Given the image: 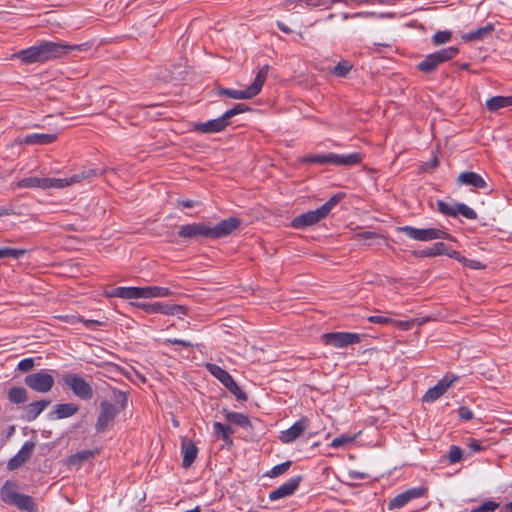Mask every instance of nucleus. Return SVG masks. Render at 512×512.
I'll return each instance as SVG.
<instances>
[{
    "label": "nucleus",
    "mask_w": 512,
    "mask_h": 512,
    "mask_svg": "<svg viewBox=\"0 0 512 512\" xmlns=\"http://www.w3.org/2000/svg\"><path fill=\"white\" fill-rule=\"evenodd\" d=\"M277 26L284 33L288 34V33L291 32V29L288 26H286L284 23H282V22H278Z\"/></svg>",
    "instance_id": "64"
},
{
    "label": "nucleus",
    "mask_w": 512,
    "mask_h": 512,
    "mask_svg": "<svg viewBox=\"0 0 512 512\" xmlns=\"http://www.w3.org/2000/svg\"><path fill=\"white\" fill-rule=\"evenodd\" d=\"M427 492V489L425 487H413L410 488L397 496H395L390 502L388 503V509L394 510L399 509L405 506L409 501L412 499L420 498L424 496Z\"/></svg>",
    "instance_id": "14"
},
{
    "label": "nucleus",
    "mask_w": 512,
    "mask_h": 512,
    "mask_svg": "<svg viewBox=\"0 0 512 512\" xmlns=\"http://www.w3.org/2000/svg\"><path fill=\"white\" fill-rule=\"evenodd\" d=\"M26 253L25 249L20 248H0V259L4 257L20 258Z\"/></svg>",
    "instance_id": "43"
},
{
    "label": "nucleus",
    "mask_w": 512,
    "mask_h": 512,
    "mask_svg": "<svg viewBox=\"0 0 512 512\" xmlns=\"http://www.w3.org/2000/svg\"><path fill=\"white\" fill-rule=\"evenodd\" d=\"M57 139L56 134L50 133H33L24 136L20 143L27 145H46L53 143Z\"/></svg>",
    "instance_id": "26"
},
{
    "label": "nucleus",
    "mask_w": 512,
    "mask_h": 512,
    "mask_svg": "<svg viewBox=\"0 0 512 512\" xmlns=\"http://www.w3.org/2000/svg\"><path fill=\"white\" fill-rule=\"evenodd\" d=\"M225 419L235 425H238L242 428L251 427V422L247 415L238 412H231L226 409L223 410Z\"/></svg>",
    "instance_id": "32"
},
{
    "label": "nucleus",
    "mask_w": 512,
    "mask_h": 512,
    "mask_svg": "<svg viewBox=\"0 0 512 512\" xmlns=\"http://www.w3.org/2000/svg\"><path fill=\"white\" fill-rule=\"evenodd\" d=\"M136 307L144 310L148 314L160 313L164 315H185L187 313L186 307L177 304H168L162 302L155 303H135Z\"/></svg>",
    "instance_id": "11"
},
{
    "label": "nucleus",
    "mask_w": 512,
    "mask_h": 512,
    "mask_svg": "<svg viewBox=\"0 0 512 512\" xmlns=\"http://www.w3.org/2000/svg\"><path fill=\"white\" fill-rule=\"evenodd\" d=\"M77 321L82 322L87 328L93 329L97 326H101L104 324V322L99 320H92V319H84L83 317L77 318Z\"/></svg>",
    "instance_id": "55"
},
{
    "label": "nucleus",
    "mask_w": 512,
    "mask_h": 512,
    "mask_svg": "<svg viewBox=\"0 0 512 512\" xmlns=\"http://www.w3.org/2000/svg\"><path fill=\"white\" fill-rule=\"evenodd\" d=\"M345 197L344 193H337L325 202L320 208L327 216L330 211Z\"/></svg>",
    "instance_id": "38"
},
{
    "label": "nucleus",
    "mask_w": 512,
    "mask_h": 512,
    "mask_svg": "<svg viewBox=\"0 0 512 512\" xmlns=\"http://www.w3.org/2000/svg\"><path fill=\"white\" fill-rule=\"evenodd\" d=\"M181 451L183 454V467L189 468L197 457L198 448L191 440L184 438L181 444Z\"/></svg>",
    "instance_id": "27"
},
{
    "label": "nucleus",
    "mask_w": 512,
    "mask_h": 512,
    "mask_svg": "<svg viewBox=\"0 0 512 512\" xmlns=\"http://www.w3.org/2000/svg\"><path fill=\"white\" fill-rule=\"evenodd\" d=\"M8 399L12 403L21 404L27 401L28 394L22 387H13L8 391Z\"/></svg>",
    "instance_id": "35"
},
{
    "label": "nucleus",
    "mask_w": 512,
    "mask_h": 512,
    "mask_svg": "<svg viewBox=\"0 0 512 512\" xmlns=\"http://www.w3.org/2000/svg\"><path fill=\"white\" fill-rule=\"evenodd\" d=\"M467 267L473 268V269H482L484 268V265H482L479 261L476 260H470L465 257V262H462Z\"/></svg>",
    "instance_id": "58"
},
{
    "label": "nucleus",
    "mask_w": 512,
    "mask_h": 512,
    "mask_svg": "<svg viewBox=\"0 0 512 512\" xmlns=\"http://www.w3.org/2000/svg\"><path fill=\"white\" fill-rule=\"evenodd\" d=\"M368 320H369L371 323L381 324V325H387V324L392 323V321H393V319H392V318L385 317V316H378V315L370 316V317L368 318Z\"/></svg>",
    "instance_id": "53"
},
{
    "label": "nucleus",
    "mask_w": 512,
    "mask_h": 512,
    "mask_svg": "<svg viewBox=\"0 0 512 512\" xmlns=\"http://www.w3.org/2000/svg\"><path fill=\"white\" fill-rule=\"evenodd\" d=\"M239 225L240 220L236 217L224 219L214 227L204 223H192L181 226L178 235L189 239L197 237L217 239L231 234Z\"/></svg>",
    "instance_id": "2"
},
{
    "label": "nucleus",
    "mask_w": 512,
    "mask_h": 512,
    "mask_svg": "<svg viewBox=\"0 0 512 512\" xmlns=\"http://www.w3.org/2000/svg\"><path fill=\"white\" fill-rule=\"evenodd\" d=\"M447 252L448 253H445L444 255H447L448 257L453 258V259L459 261L460 263L465 262V257L462 256L458 251L450 249L449 247H447Z\"/></svg>",
    "instance_id": "57"
},
{
    "label": "nucleus",
    "mask_w": 512,
    "mask_h": 512,
    "mask_svg": "<svg viewBox=\"0 0 512 512\" xmlns=\"http://www.w3.org/2000/svg\"><path fill=\"white\" fill-rule=\"evenodd\" d=\"M325 217L326 215L319 207L316 210H310L295 217L291 221V227L294 229H304L318 223Z\"/></svg>",
    "instance_id": "15"
},
{
    "label": "nucleus",
    "mask_w": 512,
    "mask_h": 512,
    "mask_svg": "<svg viewBox=\"0 0 512 512\" xmlns=\"http://www.w3.org/2000/svg\"><path fill=\"white\" fill-rule=\"evenodd\" d=\"M98 450H82L71 455L68 459V464L71 466H81L85 461L95 457Z\"/></svg>",
    "instance_id": "34"
},
{
    "label": "nucleus",
    "mask_w": 512,
    "mask_h": 512,
    "mask_svg": "<svg viewBox=\"0 0 512 512\" xmlns=\"http://www.w3.org/2000/svg\"><path fill=\"white\" fill-rule=\"evenodd\" d=\"M228 125L229 122L226 120L225 116L222 115L219 118L195 124L194 131L203 134L218 133L223 131Z\"/></svg>",
    "instance_id": "20"
},
{
    "label": "nucleus",
    "mask_w": 512,
    "mask_h": 512,
    "mask_svg": "<svg viewBox=\"0 0 512 512\" xmlns=\"http://www.w3.org/2000/svg\"><path fill=\"white\" fill-rule=\"evenodd\" d=\"M208 372L225 386L238 401L244 402L248 399L247 394L238 386L232 376L223 368L216 364L207 363L205 365Z\"/></svg>",
    "instance_id": "7"
},
{
    "label": "nucleus",
    "mask_w": 512,
    "mask_h": 512,
    "mask_svg": "<svg viewBox=\"0 0 512 512\" xmlns=\"http://www.w3.org/2000/svg\"><path fill=\"white\" fill-rule=\"evenodd\" d=\"M195 202L192 200H182L178 201V205L182 206L183 208H192L194 207Z\"/></svg>",
    "instance_id": "62"
},
{
    "label": "nucleus",
    "mask_w": 512,
    "mask_h": 512,
    "mask_svg": "<svg viewBox=\"0 0 512 512\" xmlns=\"http://www.w3.org/2000/svg\"><path fill=\"white\" fill-rule=\"evenodd\" d=\"M106 295L123 299H139L142 298V287H116Z\"/></svg>",
    "instance_id": "24"
},
{
    "label": "nucleus",
    "mask_w": 512,
    "mask_h": 512,
    "mask_svg": "<svg viewBox=\"0 0 512 512\" xmlns=\"http://www.w3.org/2000/svg\"><path fill=\"white\" fill-rule=\"evenodd\" d=\"M303 162L315 164H330V153L307 155L303 158Z\"/></svg>",
    "instance_id": "39"
},
{
    "label": "nucleus",
    "mask_w": 512,
    "mask_h": 512,
    "mask_svg": "<svg viewBox=\"0 0 512 512\" xmlns=\"http://www.w3.org/2000/svg\"><path fill=\"white\" fill-rule=\"evenodd\" d=\"M309 420L307 417H302L296 421L290 428L280 433L279 439L282 443H291L296 440L308 428Z\"/></svg>",
    "instance_id": "17"
},
{
    "label": "nucleus",
    "mask_w": 512,
    "mask_h": 512,
    "mask_svg": "<svg viewBox=\"0 0 512 512\" xmlns=\"http://www.w3.org/2000/svg\"><path fill=\"white\" fill-rule=\"evenodd\" d=\"M416 322L415 319L409 320V321H400V320H394L392 321V325L395 327L400 328L401 330H409L412 328L414 323Z\"/></svg>",
    "instance_id": "52"
},
{
    "label": "nucleus",
    "mask_w": 512,
    "mask_h": 512,
    "mask_svg": "<svg viewBox=\"0 0 512 512\" xmlns=\"http://www.w3.org/2000/svg\"><path fill=\"white\" fill-rule=\"evenodd\" d=\"M458 53L459 49L452 46L433 52L418 63L417 69L423 73L430 74L434 72L440 64L453 59Z\"/></svg>",
    "instance_id": "6"
},
{
    "label": "nucleus",
    "mask_w": 512,
    "mask_h": 512,
    "mask_svg": "<svg viewBox=\"0 0 512 512\" xmlns=\"http://www.w3.org/2000/svg\"><path fill=\"white\" fill-rule=\"evenodd\" d=\"M213 433L217 438L223 440L226 445H233L232 434L234 433V430L231 428V426L222 424L220 422H214Z\"/></svg>",
    "instance_id": "29"
},
{
    "label": "nucleus",
    "mask_w": 512,
    "mask_h": 512,
    "mask_svg": "<svg viewBox=\"0 0 512 512\" xmlns=\"http://www.w3.org/2000/svg\"><path fill=\"white\" fill-rule=\"evenodd\" d=\"M172 295L169 288L160 286H147L142 287V298H159L168 297Z\"/></svg>",
    "instance_id": "33"
},
{
    "label": "nucleus",
    "mask_w": 512,
    "mask_h": 512,
    "mask_svg": "<svg viewBox=\"0 0 512 512\" xmlns=\"http://www.w3.org/2000/svg\"><path fill=\"white\" fill-rule=\"evenodd\" d=\"M33 367H34V359L33 358H25V359L21 360L17 366L18 370L21 372H28V371L32 370Z\"/></svg>",
    "instance_id": "50"
},
{
    "label": "nucleus",
    "mask_w": 512,
    "mask_h": 512,
    "mask_svg": "<svg viewBox=\"0 0 512 512\" xmlns=\"http://www.w3.org/2000/svg\"><path fill=\"white\" fill-rule=\"evenodd\" d=\"M397 231L416 241L425 242L435 239H443L449 241L455 240L451 234L439 228H415L412 226H401L397 228Z\"/></svg>",
    "instance_id": "5"
},
{
    "label": "nucleus",
    "mask_w": 512,
    "mask_h": 512,
    "mask_svg": "<svg viewBox=\"0 0 512 512\" xmlns=\"http://www.w3.org/2000/svg\"><path fill=\"white\" fill-rule=\"evenodd\" d=\"M304 1L307 3V5L312 6V7L321 6L326 3V0H304Z\"/></svg>",
    "instance_id": "61"
},
{
    "label": "nucleus",
    "mask_w": 512,
    "mask_h": 512,
    "mask_svg": "<svg viewBox=\"0 0 512 512\" xmlns=\"http://www.w3.org/2000/svg\"><path fill=\"white\" fill-rule=\"evenodd\" d=\"M362 159V154L358 152L350 153L348 155L330 153V165L335 166H354L359 164Z\"/></svg>",
    "instance_id": "23"
},
{
    "label": "nucleus",
    "mask_w": 512,
    "mask_h": 512,
    "mask_svg": "<svg viewBox=\"0 0 512 512\" xmlns=\"http://www.w3.org/2000/svg\"><path fill=\"white\" fill-rule=\"evenodd\" d=\"M457 379L458 377L456 376L443 377L435 386L428 389V391L423 395L422 400L424 402H434L439 399Z\"/></svg>",
    "instance_id": "16"
},
{
    "label": "nucleus",
    "mask_w": 512,
    "mask_h": 512,
    "mask_svg": "<svg viewBox=\"0 0 512 512\" xmlns=\"http://www.w3.org/2000/svg\"><path fill=\"white\" fill-rule=\"evenodd\" d=\"M452 38V32L451 31H438L436 32L432 37V43L435 46L445 44L449 42Z\"/></svg>",
    "instance_id": "40"
},
{
    "label": "nucleus",
    "mask_w": 512,
    "mask_h": 512,
    "mask_svg": "<svg viewBox=\"0 0 512 512\" xmlns=\"http://www.w3.org/2000/svg\"><path fill=\"white\" fill-rule=\"evenodd\" d=\"M79 407L74 403L56 404L54 409L49 413L52 419H63L75 415Z\"/></svg>",
    "instance_id": "25"
},
{
    "label": "nucleus",
    "mask_w": 512,
    "mask_h": 512,
    "mask_svg": "<svg viewBox=\"0 0 512 512\" xmlns=\"http://www.w3.org/2000/svg\"><path fill=\"white\" fill-rule=\"evenodd\" d=\"M447 245L443 242H436L433 244L432 247H430L431 255L438 256V255H444L447 252Z\"/></svg>",
    "instance_id": "49"
},
{
    "label": "nucleus",
    "mask_w": 512,
    "mask_h": 512,
    "mask_svg": "<svg viewBox=\"0 0 512 512\" xmlns=\"http://www.w3.org/2000/svg\"><path fill=\"white\" fill-rule=\"evenodd\" d=\"M119 409L107 400L100 403V412L97 417L95 428L97 432H104L114 421Z\"/></svg>",
    "instance_id": "13"
},
{
    "label": "nucleus",
    "mask_w": 512,
    "mask_h": 512,
    "mask_svg": "<svg viewBox=\"0 0 512 512\" xmlns=\"http://www.w3.org/2000/svg\"><path fill=\"white\" fill-rule=\"evenodd\" d=\"M291 464L292 462L291 461H286V462H283L279 465H276L274 466L270 473L268 474L270 477H277L279 475H282L284 474L286 471H288V469L291 467Z\"/></svg>",
    "instance_id": "47"
},
{
    "label": "nucleus",
    "mask_w": 512,
    "mask_h": 512,
    "mask_svg": "<svg viewBox=\"0 0 512 512\" xmlns=\"http://www.w3.org/2000/svg\"><path fill=\"white\" fill-rule=\"evenodd\" d=\"M456 211H457V215L461 214L463 217H465L467 219H470V220L477 219V213L472 208L467 206L466 204H463V203L456 204Z\"/></svg>",
    "instance_id": "41"
},
{
    "label": "nucleus",
    "mask_w": 512,
    "mask_h": 512,
    "mask_svg": "<svg viewBox=\"0 0 512 512\" xmlns=\"http://www.w3.org/2000/svg\"><path fill=\"white\" fill-rule=\"evenodd\" d=\"M111 171L114 172V169H85L82 170L80 173L74 174L73 176L69 178H63L66 180L67 186H70L75 183H79L84 179H89L92 177H98L104 175V173Z\"/></svg>",
    "instance_id": "28"
},
{
    "label": "nucleus",
    "mask_w": 512,
    "mask_h": 512,
    "mask_svg": "<svg viewBox=\"0 0 512 512\" xmlns=\"http://www.w3.org/2000/svg\"><path fill=\"white\" fill-rule=\"evenodd\" d=\"M508 106H512V96H495L486 101V107L491 112Z\"/></svg>",
    "instance_id": "31"
},
{
    "label": "nucleus",
    "mask_w": 512,
    "mask_h": 512,
    "mask_svg": "<svg viewBox=\"0 0 512 512\" xmlns=\"http://www.w3.org/2000/svg\"><path fill=\"white\" fill-rule=\"evenodd\" d=\"M499 507V503L494 501H485L472 512H494Z\"/></svg>",
    "instance_id": "48"
},
{
    "label": "nucleus",
    "mask_w": 512,
    "mask_h": 512,
    "mask_svg": "<svg viewBox=\"0 0 512 512\" xmlns=\"http://www.w3.org/2000/svg\"><path fill=\"white\" fill-rule=\"evenodd\" d=\"M51 400H38L27 404L23 408V419L30 422L35 420L49 405Z\"/></svg>",
    "instance_id": "21"
},
{
    "label": "nucleus",
    "mask_w": 512,
    "mask_h": 512,
    "mask_svg": "<svg viewBox=\"0 0 512 512\" xmlns=\"http://www.w3.org/2000/svg\"><path fill=\"white\" fill-rule=\"evenodd\" d=\"M456 181L459 185L472 186L479 189H484L487 187V183L484 178L478 173L472 171L462 172L459 174Z\"/></svg>",
    "instance_id": "22"
},
{
    "label": "nucleus",
    "mask_w": 512,
    "mask_h": 512,
    "mask_svg": "<svg viewBox=\"0 0 512 512\" xmlns=\"http://www.w3.org/2000/svg\"><path fill=\"white\" fill-rule=\"evenodd\" d=\"M113 401L115 402L114 406H116L119 409V412L121 410H124L128 404L127 393L114 389L113 390Z\"/></svg>",
    "instance_id": "36"
},
{
    "label": "nucleus",
    "mask_w": 512,
    "mask_h": 512,
    "mask_svg": "<svg viewBox=\"0 0 512 512\" xmlns=\"http://www.w3.org/2000/svg\"><path fill=\"white\" fill-rule=\"evenodd\" d=\"M67 183L68 182H66V180H64L63 178L28 177L21 179L17 185L20 188L59 189L67 187Z\"/></svg>",
    "instance_id": "12"
},
{
    "label": "nucleus",
    "mask_w": 512,
    "mask_h": 512,
    "mask_svg": "<svg viewBox=\"0 0 512 512\" xmlns=\"http://www.w3.org/2000/svg\"><path fill=\"white\" fill-rule=\"evenodd\" d=\"M248 109L249 108L245 104L239 103V104H236L233 108L227 110L223 115L225 116L226 120L229 122V120L232 117H234L238 114L244 113Z\"/></svg>",
    "instance_id": "46"
},
{
    "label": "nucleus",
    "mask_w": 512,
    "mask_h": 512,
    "mask_svg": "<svg viewBox=\"0 0 512 512\" xmlns=\"http://www.w3.org/2000/svg\"><path fill=\"white\" fill-rule=\"evenodd\" d=\"M437 208H438L439 212H441L444 215L452 216V217L457 216L456 205L453 207L443 200H438Z\"/></svg>",
    "instance_id": "44"
},
{
    "label": "nucleus",
    "mask_w": 512,
    "mask_h": 512,
    "mask_svg": "<svg viewBox=\"0 0 512 512\" xmlns=\"http://www.w3.org/2000/svg\"><path fill=\"white\" fill-rule=\"evenodd\" d=\"M169 343L171 344H174V345H181L185 348H188V347H191L192 346V343L189 342V341H186V340H182V339H168L167 340Z\"/></svg>",
    "instance_id": "59"
},
{
    "label": "nucleus",
    "mask_w": 512,
    "mask_h": 512,
    "mask_svg": "<svg viewBox=\"0 0 512 512\" xmlns=\"http://www.w3.org/2000/svg\"><path fill=\"white\" fill-rule=\"evenodd\" d=\"M63 382L81 400L87 401L93 398V388L82 376L69 373L63 377Z\"/></svg>",
    "instance_id": "9"
},
{
    "label": "nucleus",
    "mask_w": 512,
    "mask_h": 512,
    "mask_svg": "<svg viewBox=\"0 0 512 512\" xmlns=\"http://www.w3.org/2000/svg\"><path fill=\"white\" fill-rule=\"evenodd\" d=\"M458 416L461 420L469 421V420L473 419L474 414L468 407L461 406L458 409Z\"/></svg>",
    "instance_id": "51"
},
{
    "label": "nucleus",
    "mask_w": 512,
    "mask_h": 512,
    "mask_svg": "<svg viewBox=\"0 0 512 512\" xmlns=\"http://www.w3.org/2000/svg\"><path fill=\"white\" fill-rule=\"evenodd\" d=\"M463 457V451L459 446L452 445L448 452V459L451 464L458 463Z\"/></svg>",
    "instance_id": "45"
},
{
    "label": "nucleus",
    "mask_w": 512,
    "mask_h": 512,
    "mask_svg": "<svg viewBox=\"0 0 512 512\" xmlns=\"http://www.w3.org/2000/svg\"><path fill=\"white\" fill-rule=\"evenodd\" d=\"M268 71L269 66L264 65L256 74L253 83L250 86H248L245 90L219 88L218 95L240 100L251 99L260 93L263 84L266 81Z\"/></svg>",
    "instance_id": "4"
},
{
    "label": "nucleus",
    "mask_w": 512,
    "mask_h": 512,
    "mask_svg": "<svg viewBox=\"0 0 512 512\" xmlns=\"http://www.w3.org/2000/svg\"><path fill=\"white\" fill-rule=\"evenodd\" d=\"M24 383L33 391L38 393H47L54 386L55 380L52 374L42 369L35 373L28 374L24 378Z\"/></svg>",
    "instance_id": "8"
},
{
    "label": "nucleus",
    "mask_w": 512,
    "mask_h": 512,
    "mask_svg": "<svg viewBox=\"0 0 512 512\" xmlns=\"http://www.w3.org/2000/svg\"><path fill=\"white\" fill-rule=\"evenodd\" d=\"M321 338L325 345H330L336 348L347 347L361 341V336L359 334L350 332L325 333Z\"/></svg>",
    "instance_id": "10"
},
{
    "label": "nucleus",
    "mask_w": 512,
    "mask_h": 512,
    "mask_svg": "<svg viewBox=\"0 0 512 512\" xmlns=\"http://www.w3.org/2000/svg\"><path fill=\"white\" fill-rule=\"evenodd\" d=\"M356 436H350L347 434H342L335 439L332 440L330 443V447L332 448H341L346 446L347 444L353 442L355 440Z\"/></svg>",
    "instance_id": "42"
},
{
    "label": "nucleus",
    "mask_w": 512,
    "mask_h": 512,
    "mask_svg": "<svg viewBox=\"0 0 512 512\" xmlns=\"http://www.w3.org/2000/svg\"><path fill=\"white\" fill-rule=\"evenodd\" d=\"M494 24L489 23L483 27L476 29L475 31L462 35V40L465 42H474L486 38L491 32L494 31Z\"/></svg>",
    "instance_id": "30"
},
{
    "label": "nucleus",
    "mask_w": 512,
    "mask_h": 512,
    "mask_svg": "<svg viewBox=\"0 0 512 512\" xmlns=\"http://www.w3.org/2000/svg\"><path fill=\"white\" fill-rule=\"evenodd\" d=\"M87 44L69 45L62 42L42 41L38 45L20 50L14 56L24 64L46 62L66 55L72 51H83Z\"/></svg>",
    "instance_id": "1"
},
{
    "label": "nucleus",
    "mask_w": 512,
    "mask_h": 512,
    "mask_svg": "<svg viewBox=\"0 0 512 512\" xmlns=\"http://www.w3.org/2000/svg\"><path fill=\"white\" fill-rule=\"evenodd\" d=\"M17 485L14 482L6 481L0 490L1 499L18 509L27 512H37L36 504L31 496L20 494L16 491Z\"/></svg>",
    "instance_id": "3"
},
{
    "label": "nucleus",
    "mask_w": 512,
    "mask_h": 512,
    "mask_svg": "<svg viewBox=\"0 0 512 512\" xmlns=\"http://www.w3.org/2000/svg\"><path fill=\"white\" fill-rule=\"evenodd\" d=\"M467 446L474 452H480L484 449L480 441L473 438L468 440Z\"/></svg>",
    "instance_id": "56"
},
{
    "label": "nucleus",
    "mask_w": 512,
    "mask_h": 512,
    "mask_svg": "<svg viewBox=\"0 0 512 512\" xmlns=\"http://www.w3.org/2000/svg\"><path fill=\"white\" fill-rule=\"evenodd\" d=\"M414 255L418 257H432L430 248L414 252Z\"/></svg>",
    "instance_id": "63"
},
{
    "label": "nucleus",
    "mask_w": 512,
    "mask_h": 512,
    "mask_svg": "<svg viewBox=\"0 0 512 512\" xmlns=\"http://www.w3.org/2000/svg\"><path fill=\"white\" fill-rule=\"evenodd\" d=\"M378 235L371 231H363L356 234V238L358 241L366 243L368 240L376 238Z\"/></svg>",
    "instance_id": "54"
},
{
    "label": "nucleus",
    "mask_w": 512,
    "mask_h": 512,
    "mask_svg": "<svg viewBox=\"0 0 512 512\" xmlns=\"http://www.w3.org/2000/svg\"><path fill=\"white\" fill-rule=\"evenodd\" d=\"M302 481V476L298 475L295 477H292L287 482L276 488L275 490L271 491L269 493V499L271 501H276L281 498L288 497L292 495L296 489L299 487L300 483Z\"/></svg>",
    "instance_id": "19"
},
{
    "label": "nucleus",
    "mask_w": 512,
    "mask_h": 512,
    "mask_svg": "<svg viewBox=\"0 0 512 512\" xmlns=\"http://www.w3.org/2000/svg\"><path fill=\"white\" fill-rule=\"evenodd\" d=\"M34 448L35 443L33 441H26L19 452L8 461L7 468L13 471L21 467L30 459L34 452Z\"/></svg>",
    "instance_id": "18"
},
{
    "label": "nucleus",
    "mask_w": 512,
    "mask_h": 512,
    "mask_svg": "<svg viewBox=\"0 0 512 512\" xmlns=\"http://www.w3.org/2000/svg\"><path fill=\"white\" fill-rule=\"evenodd\" d=\"M439 166V159L435 156L433 159L425 163L426 168L435 169Z\"/></svg>",
    "instance_id": "60"
},
{
    "label": "nucleus",
    "mask_w": 512,
    "mask_h": 512,
    "mask_svg": "<svg viewBox=\"0 0 512 512\" xmlns=\"http://www.w3.org/2000/svg\"><path fill=\"white\" fill-rule=\"evenodd\" d=\"M353 65L349 61H340L333 69L332 74L337 77H346Z\"/></svg>",
    "instance_id": "37"
}]
</instances>
